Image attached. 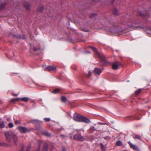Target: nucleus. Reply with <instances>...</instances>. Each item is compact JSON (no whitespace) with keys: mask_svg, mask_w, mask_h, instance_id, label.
<instances>
[{"mask_svg":"<svg viewBox=\"0 0 151 151\" xmlns=\"http://www.w3.org/2000/svg\"><path fill=\"white\" fill-rule=\"evenodd\" d=\"M73 118L75 121L77 122H83L86 123H88L90 122L88 119L76 114H74Z\"/></svg>","mask_w":151,"mask_h":151,"instance_id":"nucleus-1","label":"nucleus"},{"mask_svg":"<svg viewBox=\"0 0 151 151\" xmlns=\"http://www.w3.org/2000/svg\"><path fill=\"white\" fill-rule=\"evenodd\" d=\"M5 134L6 138L7 141L10 142L11 141V136H12V134H14L12 131L6 132H5Z\"/></svg>","mask_w":151,"mask_h":151,"instance_id":"nucleus-2","label":"nucleus"},{"mask_svg":"<svg viewBox=\"0 0 151 151\" xmlns=\"http://www.w3.org/2000/svg\"><path fill=\"white\" fill-rule=\"evenodd\" d=\"M75 139L83 141L85 140V138L80 134H76L73 137Z\"/></svg>","mask_w":151,"mask_h":151,"instance_id":"nucleus-3","label":"nucleus"},{"mask_svg":"<svg viewBox=\"0 0 151 151\" xmlns=\"http://www.w3.org/2000/svg\"><path fill=\"white\" fill-rule=\"evenodd\" d=\"M18 129L22 133H25L27 131V129L25 127L19 126L18 127Z\"/></svg>","mask_w":151,"mask_h":151,"instance_id":"nucleus-4","label":"nucleus"},{"mask_svg":"<svg viewBox=\"0 0 151 151\" xmlns=\"http://www.w3.org/2000/svg\"><path fill=\"white\" fill-rule=\"evenodd\" d=\"M120 65V63L118 61H116V63H113L112 66L113 69L117 70L119 66Z\"/></svg>","mask_w":151,"mask_h":151,"instance_id":"nucleus-5","label":"nucleus"},{"mask_svg":"<svg viewBox=\"0 0 151 151\" xmlns=\"http://www.w3.org/2000/svg\"><path fill=\"white\" fill-rule=\"evenodd\" d=\"M56 68L55 67L50 65L47 67L46 68H45L44 70L48 71L54 70H56Z\"/></svg>","mask_w":151,"mask_h":151,"instance_id":"nucleus-6","label":"nucleus"},{"mask_svg":"<svg viewBox=\"0 0 151 151\" xmlns=\"http://www.w3.org/2000/svg\"><path fill=\"white\" fill-rule=\"evenodd\" d=\"M128 143L129 144L130 147L131 148H132L135 150H138V147L137 146L133 144L130 142H129Z\"/></svg>","mask_w":151,"mask_h":151,"instance_id":"nucleus-7","label":"nucleus"},{"mask_svg":"<svg viewBox=\"0 0 151 151\" xmlns=\"http://www.w3.org/2000/svg\"><path fill=\"white\" fill-rule=\"evenodd\" d=\"M20 101V98H17L15 99H12L10 100L9 101V103L11 104L16 101Z\"/></svg>","mask_w":151,"mask_h":151,"instance_id":"nucleus-8","label":"nucleus"},{"mask_svg":"<svg viewBox=\"0 0 151 151\" xmlns=\"http://www.w3.org/2000/svg\"><path fill=\"white\" fill-rule=\"evenodd\" d=\"M14 144L17 145L18 143V140L15 134H12Z\"/></svg>","mask_w":151,"mask_h":151,"instance_id":"nucleus-9","label":"nucleus"},{"mask_svg":"<svg viewBox=\"0 0 151 151\" xmlns=\"http://www.w3.org/2000/svg\"><path fill=\"white\" fill-rule=\"evenodd\" d=\"M102 70L100 69L96 68L95 69L94 72L95 73L99 75L102 72Z\"/></svg>","mask_w":151,"mask_h":151,"instance_id":"nucleus-10","label":"nucleus"},{"mask_svg":"<svg viewBox=\"0 0 151 151\" xmlns=\"http://www.w3.org/2000/svg\"><path fill=\"white\" fill-rule=\"evenodd\" d=\"M0 146L5 147H10L11 145L9 144L4 143H0Z\"/></svg>","mask_w":151,"mask_h":151,"instance_id":"nucleus-11","label":"nucleus"},{"mask_svg":"<svg viewBox=\"0 0 151 151\" xmlns=\"http://www.w3.org/2000/svg\"><path fill=\"white\" fill-rule=\"evenodd\" d=\"M48 145L46 143H44L43 149L42 151H47L48 150Z\"/></svg>","mask_w":151,"mask_h":151,"instance_id":"nucleus-12","label":"nucleus"},{"mask_svg":"<svg viewBox=\"0 0 151 151\" xmlns=\"http://www.w3.org/2000/svg\"><path fill=\"white\" fill-rule=\"evenodd\" d=\"M43 144V142H42L40 141L39 142L38 148L37 150V151H40V147Z\"/></svg>","mask_w":151,"mask_h":151,"instance_id":"nucleus-13","label":"nucleus"},{"mask_svg":"<svg viewBox=\"0 0 151 151\" xmlns=\"http://www.w3.org/2000/svg\"><path fill=\"white\" fill-rule=\"evenodd\" d=\"M28 100V98L27 97H24L20 98V101H23L27 102Z\"/></svg>","mask_w":151,"mask_h":151,"instance_id":"nucleus-14","label":"nucleus"},{"mask_svg":"<svg viewBox=\"0 0 151 151\" xmlns=\"http://www.w3.org/2000/svg\"><path fill=\"white\" fill-rule=\"evenodd\" d=\"M4 124L3 121H0V127L1 128H4Z\"/></svg>","mask_w":151,"mask_h":151,"instance_id":"nucleus-15","label":"nucleus"},{"mask_svg":"<svg viewBox=\"0 0 151 151\" xmlns=\"http://www.w3.org/2000/svg\"><path fill=\"white\" fill-rule=\"evenodd\" d=\"M133 137L134 139H138L140 140L142 139L141 137L140 136L137 135L134 136Z\"/></svg>","mask_w":151,"mask_h":151,"instance_id":"nucleus-16","label":"nucleus"},{"mask_svg":"<svg viewBox=\"0 0 151 151\" xmlns=\"http://www.w3.org/2000/svg\"><path fill=\"white\" fill-rule=\"evenodd\" d=\"M61 100L62 101L65 102H66L67 101V99L65 96H63L61 98Z\"/></svg>","mask_w":151,"mask_h":151,"instance_id":"nucleus-17","label":"nucleus"},{"mask_svg":"<svg viewBox=\"0 0 151 151\" xmlns=\"http://www.w3.org/2000/svg\"><path fill=\"white\" fill-rule=\"evenodd\" d=\"M101 145L102 151H105L106 150V147L104 146L102 143H101Z\"/></svg>","mask_w":151,"mask_h":151,"instance_id":"nucleus-18","label":"nucleus"},{"mask_svg":"<svg viewBox=\"0 0 151 151\" xmlns=\"http://www.w3.org/2000/svg\"><path fill=\"white\" fill-rule=\"evenodd\" d=\"M122 142L120 141H117L116 143V145L118 146H121L122 145Z\"/></svg>","mask_w":151,"mask_h":151,"instance_id":"nucleus-19","label":"nucleus"},{"mask_svg":"<svg viewBox=\"0 0 151 151\" xmlns=\"http://www.w3.org/2000/svg\"><path fill=\"white\" fill-rule=\"evenodd\" d=\"M113 13L115 15H117L118 14V11L116 9H114L113 10Z\"/></svg>","mask_w":151,"mask_h":151,"instance_id":"nucleus-20","label":"nucleus"},{"mask_svg":"<svg viewBox=\"0 0 151 151\" xmlns=\"http://www.w3.org/2000/svg\"><path fill=\"white\" fill-rule=\"evenodd\" d=\"M59 89H58V88H57V89H55V90H54L52 92L54 93H58L59 92Z\"/></svg>","mask_w":151,"mask_h":151,"instance_id":"nucleus-21","label":"nucleus"},{"mask_svg":"<svg viewBox=\"0 0 151 151\" xmlns=\"http://www.w3.org/2000/svg\"><path fill=\"white\" fill-rule=\"evenodd\" d=\"M141 91V89H139L137 90L135 94L136 95H137L139 94Z\"/></svg>","mask_w":151,"mask_h":151,"instance_id":"nucleus-22","label":"nucleus"},{"mask_svg":"<svg viewBox=\"0 0 151 151\" xmlns=\"http://www.w3.org/2000/svg\"><path fill=\"white\" fill-rule=\"evenodd\" d=\"M91 48L98 55V53L96 48L93 47H91Z\"/></svg>","mask_w":151,"mask_h":151,"instance_id":"nucleus-23","label":"nucleus"},{"mask_svg":"<svg viewBox=\"0 0 151 151\" xmlns=\"http://www.w3.org/2000/svg\"><path fill=\"white\" fill-rule=\"evenodd\" d=\"M43 134L47 136V137H50V134L48 133L47 132H45L43 133Z\"/></svg>","mask_w":151,"mask_h":151,"instance_id":"nucleus-24","label":"nucleus"},{"mask_svg":"<svg viewBox=\"0 0 151 151\" xmlns=\"http://www.w3.org/2000/svg\"><path fill=\"white\" fill-rule=\"evenodd\" d=\"M9 127L10 128H12L14 127V125L12 123H10L8 124Z\"/></svg>","mask_w":151,"mask_h":151,"instance_id":"nucleus-25","label":"nucleus"},{"mask_svg":"<svg viewBox=\"0 0 151 151\" xmlns=\"http://www.w3.org/2000/svg\"><path fill=\"white\" fill-rule=\"evenodd\" d=\"M44 120L46 122H48L50 120V118H45Z\"/></svg>","mask_w":151,"mask_h":151,"instance_id":"nucleus-26","label":"nucleus"},{"mask_svg":"<svg viewBox=\"0 0 151 151\" xmlns=\"http://www.w3.org/2000/svg\"><path fill=\"white\" fill-rule=\"evenodd\" d=\"M5 4H1V9H3V8H4V7H5Z\"/></svg>","mask_w":151,"mask_h":151,"instance_id":"nucleus-27","label":"nucleus"},{"mask_svg":"<svg viewBox=\"0 0 151 151\" xmlns=\"http://www.w3.org/2000/svg\"><path fill=\"white\" fill-rule=\"evenodd\" d=\"M31 49H32L34 51H36L37 50V49L35 47H32L31 48Z\"/></svg>","mask_w":151,"mask_h":151,"instance_id":"nucleus-28","label":"nucleus"},{"mask_svg":"<svg viewBox=\"0 0 151 151\" xmlns=\"http://www.w3.org/2000/svg\"><path fill=\"white\" fill-rule=\"evenodd\" d=\"M91 75V73L90 71H89L88 74V76H90Z\"/></svg>","mask_w":151,"mask_h":151,"instance_id":"nucleus-29","label":"nucleus"},{"mask_svg":"<svg viewBox=\"0 0 151 151\" xmlns=\"http://www.w3.org/2000/svg\"><path fill=\"white\" fill-rule=\"evenodd\" d=\"M96 15V14H92L91 16V18H93L94 16H95Z\"/></svg>","mask_w":151,"mask_h":151,"instance_id":"nucleus-30","label":"nucleus"},{"mask_svg":"<svg viewBox=\"0 0 151 151\" xmlns=\"http://www.w3.org/2000/svg\"><path fill=\"white\" fill-rule=\"evenodd\" d=\"M12 95L13 96H17L18 95V94H19V93H18V94H14V93H12Z\"/></svg>","mask_w":151,"mask_h":151,"instance_id":"nucleus-31","label":"nucleus"},{"mask_svg":"<svg viewBox=\"0 0 151 151\" xmlns=\"http://www.w3.org/2000/svg\"><path fill=\"white\" fill-rule=\"evenodd\" d=\"M6 120L8 121H10L11 120V119L9 118H7L6 119Z\"/></svg>","mask_w":151,"mask_h":151,"instance_id":"nucleus-32","label":"nucleus"},{"mask_svg":"<svg viewBox=\"0 0 151 151\" xmlns=\"http://www.w3.org/2000/svg\"><path fill=\"white\" fill-rule=\"evenodd\" d=\"M147 31H148L147 32L148 33L151 34V29L148 30Z\"/></svg>","mask_w":151,"mask_h":151,"instance_id":"nucleus-33","label":"nucleus"},{"mask_svg":"<svg viewBox=\"0 0 151 151\" xmlns=\"http://www.w3.org/2000/svg\"><path fill=\"white\" fill-rule=\"evenodd\" d=\"M15 122L16 124H18L19 123V121L17 120H15Z\"/></svg>","mask_w":151,"mask_h":151,"instance_id":"nucleus-34","label":"nucleus"},{"mask_svg":"<svg viewBox=\"0 0 151 151\" xmlns=\"http://www.w3.org/2000/svg\"><path fill=\"white\" fill-rule=\"evenodd\" d=\"M24 150V149L23 148H22L21 150H19V151H23Z\"/></svg>","mask_w":151,"mask_h":151,"instance_id":"nucleus-35","label":"nucleus"},{"mask_svg":"<svg viewBox=\"0 0 151 151\" xmlns=\"http://www.w3.org/2000/svg\"><path fill=\"white\" fill-rule=\"evenodd\" d=\"M63 151H66V150L65 148H63Z\"/></svg>","mask_w":151,"mask_h":151,"instance_id":"nucleus-36","label":"nucleus"},{"mask_svg":"<svg viewBox=\"0 0 151 151\" xmlns=\"http://www.w3.org/2000/svg\"><path fill=\"white\" fill-rule=\"evenodd\" d=\"M25 7L27 9H28V7H27V6H25Z\"/></svg>","mask_w":151,"mask_h":151,"instance_id":"nucleus-37","label":"nucleus"},{"mask_svg":"<svg viewBox=\"0 0 151 151\" xmlns=\"http://www.w3.org/2000/svg\"><path fill=\"white\" fill-rule=\"evenodd\" d=\"M110 1L112 2V3H113V1L111 0Z\"/></svg>","mask_w":151,"mask_h":151,"instance_id":"nucleus-38","label":"nucleus"},{"mask_svg":"<svg viewBox=\"0 0 151 151\" xmlns=\"http://www.w3.org/2000/svg\"><path fill=\"white\" fill-rule=\"evenodd\" d=\"M131 26H134L133 25H131Z\"/></svg>","mask_w":151,"mask_h":151,"instance_id":"nucleus-39","label":"nucleus"},{"mask_svg":"<svg viewBox=\"0 0 151 151\" xmlns=\"http://www.w3.org/2000/svg\"><path fill=\"white\" fill-rule=\"evenodd\" d=\"M26 151H28V149H27H27Z\"/></svg>","mask_w":151,"mask_h":151,"instance_id":"nucleus-40","label":"nucleus"},{"mask_svg":"<svg viewBox=\"0 0 151 151\" xmlns=\"http://www.w3.org/2000/svg\"><path fill=\"white\" fill-rule=\"evenodd\" d=\"M42 10V9L41 10V9H40V11H41Z\"/></svg>","mask_w":151,"mask_h":151,"instance_id":"nucleus-41","label":"nucleus"}]
</instances>
